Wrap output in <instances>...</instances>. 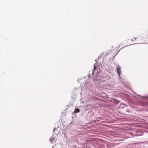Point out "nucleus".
I'll return each instance as SVG.
<instances>
[{
    "mask_svg": "<svg viewBox=\"0 0 148 148\" xmlns=\"http://www.w3.org/2000/svg\"><path fill=\"white\" fill-rule=\"evenodd\" d=\"M117 71L118 74L119 76H120L121 74V68L119 66L117 67Z\"/></svg>",
    "mask_w": 148,
    "mask_h": 148,
    "instance_id": "1",
    "label": "nucleus"
},
{
    "mask_svg": "<svg viewBox=\"0 0 148 148\" xmlns=\"http://www.w3.org/2000/svg\"><path fill=\"white\" fill-rule=\"evenodd\" d=\"M117 71L118 74L119 76H120L121 74V68L119 66L117 67Z\"/></svg>",
    "mask_w": 148,
    "mask_h": 148,
    "instance_id": "2",
    "label": "nucleus"
},
{
    "mask_svg": "<svg viewBox=\"0 0 148 148\" xmlns=\"http://www.w3.org/2000/svg\"><path fill=\"white\" fill-rule=\"evenodd\" d=\"M79 110L78 109H75L74 111V113H77L78 112H79Z\"/></svg>",
    "mask_w": 148,
    "mask_h": 148,
    "instance_id": "3",
    "label": "nucleus"
},
{
    "mask_svg": "<svg viewBox=\"0 0 148 148\" xmlns=\"http://www.w3.org/2000/svg\"><path fill=\"white\" fill-rule=\"evenodd\" d=\"M101 56H100L97 59H96V60H95V61L96 62H97V60H99V59H100L101 58ZM97 64H99V63H98L97 62Z\"/></svg>",
    "mask_w": 148,
    "mask_h": 148,
    "instance_id": "4",
    "label": "nucleus"
},
{
    "mask_svg": "<svg viewBox=\"0 0 148 148\" xmlns=\"http://www.w3.org/2000/svg\"><path fill=\"white\" fill-rule=\"evenodd\" d=\"M101 55H106V56H107V53H104V52H103V53H102V54Z\"/></svg>",
    "mask_w": 148,
    "mask_h": 148,
    "instance_id": "5",
    "label": "nucleus"
},
{
    "mask_svg": "<svg viewBox=\"0 0 148 148\" xmlns=\"http://www.w3.org/2000/svg\"><path fill=\"white\" fill-rule=\"evenodd\" d=\"M54 139H55V138H53V139H50V141H54Z\"/></svg>",
    "mask_w": 148,
    "mask_h": 148,
    "instance_id": "6",
    "label": "nucleus"
},
{
    "mask_svg": "<svg viewBox=\"0 0 148 148\" xmlns=\"http://www.w3.org/2000/svg\"><path fill=\"white\" fill-rule=\"evenodd\" d=\"M94 70H95L96 69V66H95V65H94Z\"/></svg>",
    "mask_w": 148,
    "mask_h": 148,
    "instance_id": "7",
    "label": "nucleus"
},
{
    "mask_svg": "<svg viewBox=\"0 0 148 148\" xmlns=\"http://www.w3.org/2000/svg\"><path fill=\"white\" fill-rule=\"evenodd\" d=\"M55 128H54V129H53V131H54L55 130Z\"/></svg>",
    "mask_w": 148,
    "mask_h": 148,
    "instance_id": "8",
    "label": "nucleus"
}]
</instances>
